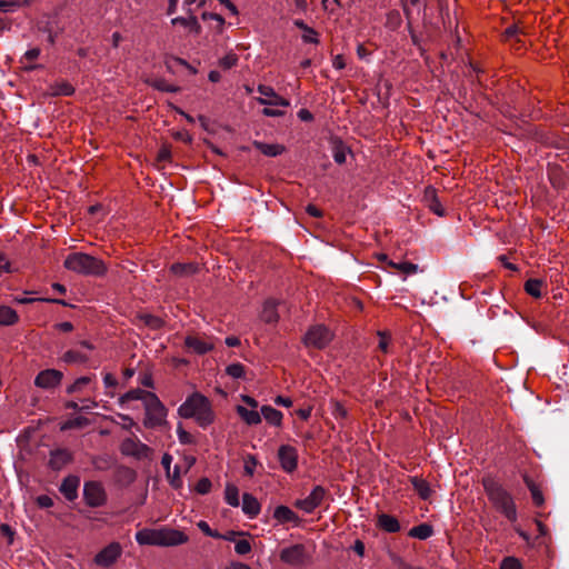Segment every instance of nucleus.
Returning a JSON list of instances; mask_svg holds the SVG:
<instances>
[{
    "mask_svg": "<svg viewBox=\"0 0 569 569\" xmlns=\"http://www.w3.org/2000/svg\"><path fill=\"white\" fill-rule=\"evenodd\" d=\"M199 271V264L194 262H176L171 264L170 272L178 277H189Z\"/></svg>",
    "mask_w": 569,
    "mask_h": 569,
    "instance_id": "nucleus-22",
    "label": "nucleus"
},
{
    "mask_svg": "<svg viewBox=\"0 0 569 569\" xmlns=\"http://www.w3.org/2000/svg\"><path fill=\"white\" fill-rule=\"evenodd\" d=\"M177 432L179 441L182 445H192L196 442L194 437L190 432L186 431L181 426L178 427Z\"/></svg>",
    "mask_w": 569,
    "mask_h": 569,
    "instance_id": "nucleus-51",
    "label": "nucleus"
},
{
    "mask_svg": "<svg viewBox=\"0 0 569 569\" xmlns=\"http://www.w3.org/2000/svg\"><path fill=\"white\" fill-rule=\"evenodd\" d=\"M542 286H543V281L542 280H540V279H529V280H527L525 282V291L529 296L538 299V298L541 297V288H542Z\"/></svg>",
    "mask_w": 569,
    "mask_h": 569,
    "instance_id": "nucleus-35",
    "label": "nucleus"
},
{
    "mask_svg": "<svg viewBox=\"0 0 569 569\" xmlns=\"http://www.w3.org/2000/svg\"><path fill=\"white\" fill-rule=\"evenodd\" d=\"M121 451L138 459L149 458L152 453V449L149 446L133 439H126L122 442Z\"/></svg>",
    "mask_w": 569,
    "mask_h": 569,
    "instance_id": "nucleus-14",
    "label": "nucleus"
},
{
    "mask_svg": "<svg viewBox=\"0 0 569 569\" xmlns=\"http://www.w3.org/2000/svg\"><path fill=\"white\" fill-rule=\"evenodd\" d=\"M500 569H522V565L518 558L506 557L501 561Z\"/></svg>",
    "mask_w": 569,
    "mask_h": 569,
    "instance_id": "nucleus-49",
    "label": "nucleus"
},
{
    "mask_svg": "<svg viewBox=\"0 0 569 569\" xmlns=\"http://www.w3.org/2000/svg\"><path fill=\"white\" fill-rule=\"evenodd\" d=\"M306 212L315 218H321L323 216V212L315 204H308L306 207Z\"/></svg>",
    "mask_w": 569,
    "mask_h": 569,
    "instance_id": "nucleus-64",
    "label": "nucleus"
},
{
    "mask_svg": "<svg viewBox=\"0 0 569 569\" xmlns=\"http://www.w3.org/2000/svg\"><path fill=\"white\" fill-rule=\"evenodd\" d=\"M423 202L437 216L443 217L446 214V210L438 198V192L432 186L426 187Z\"/></svg>",
    "mask_w": 569,
    "mask_h": 569,
    "instance_id": "nucleus-15",
    "label": "nucleus"
},
{
    "mask_svg": "<svg viewBox=\"0 0 569 569\" xmlns=\"http://www.w3.org/2000/svg\"><path fill=\"white\" fill-rule=\"evenodd\" d=\"M226 372L230 377L239 379L244 376V367L241 363H231L226 368Z\"/></svg>",
    "mask_w": 569,
    "mask_h": 569,
    "instance_id": "nucleus-48",
    "label": "nucleus"
},
{
    "mask_svg": "<svg viewBox=\"0 0 569 569\" xmlns=\"http://www.w3.org/2000/svg\"><path fill=\"white\" fill-rule=\"evenodd\" d=\"M333 332L325 325L310 326L302 337L306 348L322 350L333 340Z\"/></svg>",
    "mask_w": 569,
    "mask_h": 569,
    "instance_id": "nucleus-4",
    "label": "nucleus"
},
{
    "mask_svg": "<svg viewBox=\"0 0 569 569\" xmlns=\"http://www.w3.org/2000/svg\"><path fill=\"white\" fill-rule=\"evenodd\" d=\"M161 528L150 529L143 528L136 533V540L141 546L161 547Z\"/></svg>",
    "mask_w": 569,
    "mask_h": 569,
    "instance_id": "nucleus-16",
    "label": "nucleus"
},
{
    "mask_svg": "<svg viewBox=\"0 0 569 569\" xmlns=\"http://www.w3.org/2000/svg\"><path fill=\"white\" fill-rule=\"evenodd\" d=\"M122 553V547L119 542H111L94 556L97 566L109 568Z\"/></svg>",
    "mask_w": 569,
    "mask_h": 569,
    "instance_id": "nucleus-9",
    "label": "nucleus"
},
{
    "mask_svg": "<svg viewBox=\"0 0 569 569\" xmlns=\"http://www.w3.org/2000/svg\"><path fill=\"white\" fill-rule=\"evenodd\" d=\"M184 345L197 355H204L213 349V343L204 341L197 336H187Z\"/></svg>",
    "mask_w": 569,
    "mask_h": 569,
    "instance_id": "nucleus-19",
    "label": "nucleus"
},
{
    "mask_svg": "<svg viewBox=\"0 0 569 569\" xmlns=\"http://www.w3.org/2000/svg\"><path fill=\"white\" fill-rule=\"evenodd\" d=\"M211 489V481L208 478H201L196 485V491L200 495H206Z\"/></svg>",
    "mask_w": 569,
    "mask_h": 569,
    "instance_id": "nucleus-53",
    "label": "nucleus"
},
{
    "mask_svg": "<svg viewBox=\"0 0 569 569\" xmlns=\"http://www.w3.org/2000/svg\"><path fill=\"white\" fill-rule=\"evenodd\" d=\"M0 533L8 539V545H12L14 531L8 523L0 525Z\"/></svg>",
    "mask_w": 569,
    "mask_h": 569,
    "instance_id": "nucleus-56",
    "label": "nucleus"
},
{
    "mask_svg": "<svg viewBox=\"0 0 569 569\" xmlns=\"http://www.w3.org/2000/svg\"><path fill=\"white\" fill-rule=\"evenodd\" d=\"M83 499L89 507H101L107 501L103 486L98 481H87L83 487Z\"/></svg>",
    "mask_w": 569,
    "mask_h": 569,
    "instance_id": "nucleus-7",
    "label": "nucleus"
},
{
    "mask_svg": "<svg viewBox=\"0 0 569 569\" xmlns=\"http://www.w3.org/2000/svg\"><path fill=\"white\" fill-rule=\"evenodd\" d=\"M14 301L21 305L31 303L34 301H43L49 303H58L61 306H69L64 300L62 299H53V298H24V297H16Z\"/></svg>",
    "mask_w": 569,
    "mask_h": 569,
    "instance_id": "nucleus-43",
    "label": "nucleus"
},
{
    "mask_svg": "<svg viewBox=\"0 0 569 569\" xmlns=\"http://www.w3.org/2000/svg\"><path fill=\"white\" fill-rule=\"evenodd\" d=\"M170 159H171V151H170V149L168 148L167 144H162V147L160 148V150L158 151V153L156 156L153 164L158 169H163L164 164L167 162H169Z\"/></svg>",
    "mask_w": 569,
    "mask_h": 569,
    "instance_id": "nucleus-39",
    "label": "nucleus"
},
{
    "mask_svg": "<svg viewBox=\"0 0 569 569\" xmlns=\"http://www.w3.org/2000/svg\"><path fill=\"white\" fill-rule=\"evenodd\" d=\"M280 108L281 107H270V106H267L262 110V113L266 117H280V116H282L284 113V111L281 110Z\"/></svg>",
    "mask_w": 569,
    "mask_h": 569,
    "instance_id": "nucleus-58",
    "label": "nucleus"
},
{
    "mask_svg": "<svg viewBox=\"0 0 569 569\" xmlns=\"http://www.w3.org/2000/svg\"><path fill=\"white\" fill-rule=\"evenodd\" d=\"M73 93V87L68 82H60L52 87L53 96H70Z\"/></svg>",
    "mask_w": 569,
    "mask_h": 569,
    "instance_id": "nucleus-46",
    "label": "nucleus"
},
{
    "mask_svg": "<svg viewBox=\"0 0 569 569\" xmlns=\"http://www.w3.org/2000/svg\"><path fill=\"white\" fill-rule=\"evenodd\" d=\"M410 482H411L415 491L418 493V496L421 499L427 500L430 498L432 490H431L428 481H426L425 479L418 478V477H411Z\"/></svg>",
    "mask_w": 569,
    "mask_h": 569,
    "instance_id": "nucleus-26",
    "label": "nucleus"
},
{
    "mask_svg": "<svg viewBox=\"0 0 569 569\" xmlns=\"http://www.w3.org/2000/svg\"><path fill=\"white\" fill-rule=\"evenodd\" d=\"M261 415L266 421L272 426L280 427L282 423V412L271 406H262Z\"/></svg>",
    "mask_w": 569,
    "mask_h": 569,
    "instance_id": "nucleus-27",
    "label": "nucleus"
},
{
    "mask_svg": "<svg viewBox=\"0 0 569 569\" xmlns=\"http://www.w3.org/2000/svg\"><path fill=\"white\" fill-rule=\"evenodd\" d=\"M19 321V316L12 308L8 306H0V325L12 326Z\"/></svg>",
    "mask_w": 569,
    "mask_h": 569,
    "instance_id": "nucleus-32",
    "label": "nucleus"
},
{
    "mask_svg": "<svg viewBox=\"0 0 569 569\" xmlns=\"http://www.w3.org/2000/svg\"><path fill=\"white\" fill-rule=\"evenodd\" d=\"M72 461V453L68 449H56L51 451L49 467L52 470H61Z\"/></svg>",
    "mask_w": 569,
    "mask_h": 569,
    "instance_id": "nucleus-18",
    "label": "nucleus"
},
{
    "mask_svg": "<svg viewBox=\"0 0 569 569\" xmlns=\"http://www.w3.org/2000/svg\"><path fill=\"white\" fill-rule=\"evenodd\" d=\"M254 147L268 157H276L284 151L283 144H254Z\"/></svg>",
    "mask_w": 569,
    "mask_h": 569,
    "instance_id": "nucleus-41",
    "label": "nucleus"
},
{
    "mask_svg": "<svg viewBox=\"0 0 569 569\" xmlns=\"http://www.w3.org/2000/svg\"><path fill=\"white\" fill-rule=\"evenodd\" d=\"M63 373L57 369H46L40 371L36 379L34 385L41 389H54L60 386Z\"/></svg>",
    "mask_w": 569,
    "mask_h": 569,
    "instance_id": "nucleus-11",
    "label": "nucleus"
},
{
    "mask_svg": "<svg viewBox=\"0 0 569 569\" xmlns=\"http://www.w3.org/2000/svg\"><path fill=\"white\" fill-rule=\"evenodd\" d=\"M242 510L250 518H254L260 512V503L251 493H243L242 496Z\"/></svg>",
    "mask_w": 569,
    "mask_h": 569,
    "instance_id": "nucleus-23",
    "label": "nucleus"
},
{
    "mask_svg": "<svg viewBox=\"0 0 569 569\" xmlns=\"http://www.w3.org/2000/svg\"><path fill=\"white\" fill-rule=\"evenodd\" d=\"M433 535V527L429 523H420L418 526L412 527L408 536L411 538H417L420 540H426Z\"/></svg>",
    "mask_w": 569,
    "mask_h": 569,
    "instance_id": "nucleus-29",
    "label": "nucleus"
},
{
    "mask_svg": "<svg viewBox=\"0 0 569 569\" xmlns=\"http://www.w3.org/2000/svg\"><path fill=\"white\" fill-rule=\"evenodd\" d=\"M280 560L287 565L301 567L308 562L310 555L302 543H296L280 551Z\"/></svg>",
    "mask_w": 569,
    "mask_h": 569,
    "instance_id": "nucleus-6",
    "label": "nucleus"
},
{
    "mask_svg": "<svg viewBox=\"0 0 569 569\" xmlns=\"http://www.w3.org/2000/svg\"><path fill=\"white\" fill-rule=\"evenodd\" d=\"M238 62V57L233 52L227 53L223 58L220 59L219 64L224 69H230L236 66Z\"/></svg>",
    "mask_w": 569,
    "mask_h": 569,
    "instance_id": "nucleus-50",
    "label": "nucleus"
},
{
    "mask_svg": "<svg viewBox=\"0 0 569 569\" xmlns=\"http://www.w3.org/2000/svg\"><path fill=\"white\" fill-rule=\"evenodd\" d=\"M257 91L261 96L257 98L260 104L282 108H287L290 104L289 100L280 97L270 86L259 84Z\"/></svg>",
    "mask_w": 569,
    "mask_h": 569,
    "instance_id": "nucleus-10",
    "label": "nucleus"
},
{
    "mask_svg": "<svg viewBox=\"0 0 569 569\" xmlns=\"http://www.w3.org/2000/svg\"><path fill=\"white\" fill-rule=\"evenodd\" d=\"M171 23L172 24H181L183 27L190 28V30L193 31L194 33H199L200 29H201L196 16H193V14L189 16L188 18H183V17L173 18L171 20Z\"/></svg>",
    "mask_w": 569,
    "mask_h": 569,
    "instance_id": "nucleus-34",
    "label": "nucleus"
},
{
    "mask_svg": "<svg viewBox=\"0 0 569 569\" xmlns=\"http://www.w3.org/2000/svg\"><path fill=\"white\" fill-rule=\"evenodd\" d=\"M198 527L208 537H212V538H221L222 537L218 531L212 530L206 521H200L198 523Z\"/></svg>",
    "mask_w": 569,
    "mask_h": 569,
    "instance_id": "nucleus-57",
    "label": "nucleus"
},
{
    "mask_svg": "<svg viewBox=\"0 0 569 569\" xmlns=\"http://www.w3.org/2000/svg\"><path fill=\"white\" fill-rule=\"evenodd\" d=\"M39 56H40L39 48H32V49L28 50L21 59V63L23 64V68L27 70L34 69L36 66L33 64V61H36Z\"/></svg>",
    "mask_w": 569,
    "mask_h": 569,
    "instance_id": "nucleus-40",
    "label": "nucleus"
},
{
    "mask_svg": "<svg viewBox=\"0 0 569 569\" xmlns=\"http://www.w3.org/2000/svg\"><path fill=\"white\" fill-rule=\"evenodd\" d=\"M91 382L90 377H80L71 386L67 388L68 393H74L81 391L86 386Z\"/></svg>",
    "mask_w": 569,
    "mask_h": 569,
    "instance_id": "nucleus-45",
    "label": "nucleus"
},
{
    "mask_svg": "<svg viewBox=\"0 0 569 569\" xmlns=\"http://www.w3.org/2000/svg\"><path fill=\"white\" fill-rule=\"evenodd\" d=\"M119 473L123 478L128 479L130 482L133 481L134 477H136V472L131 468H128V467H120Z\"/></svg>",
    "mask_w": 569,
    "mask_h": 569,
    "instance_id": "nucleus-62",
    "label": "nucleus"
},
{
    "mask_svg": "<svg viewBox=\"0 0 569 569\" xmlns=\"http://www.w3.org/2000/svg\"><path fill=\"white\" fill-rule=\"evenodd\" d=\"M224 499L227 503H229L232 507L239 506V489L236 485L227 483L224 490Z\"/></svg>",
    "mask_w": 569,
    "mask_h": 569,
    "instance_id": "nucleus-37",
    "label": "nucleus"
},
{
    "mask_svg": "<svg viewBox=\"0 0 569 569\" xmlns=\"http://www.w3.org/2000/svg\"><path fill=\"white\" fill-rule=\"evenodd\" d=\"M523 481L531 493L533 505L541 507L545 503V498L540 487L527 475H523Z\"/></svg>",
    "mask_w": 569,
    "mask_h": 569,
    "instance_id": "nucleus-25",
    "label": "nucleus"
},
{
    "mask_svg": "<svg viewBox=\"0 0 569 569\" xmlns=\"http://www.w3.org/2000/svg\"><path fill=\"white\" fill-rule=\"evenodd\" d=\"M273 518L280 523H300L299 516L287 506H278L273 511Z\"/></svg>",
    "mask_w": 569,
    "mask_h": 569,
    "instance_id": "nucleus-20",
    "label": "nucleus"
},
{
    "mask_svg": "<svg viewBox=\"0 0 569 569\" xmlns=\"http://www.w3.org/2000/svg\"><path fill=\"white\" fill-rule=\"evenodd\" d=\"M178 413L184 419H194L202 428L213 423L216 418L210 400L200 392L189 396L179 407Z\"/></svg>",
    "mask_w": 569,
    "mask_h": 569,
    "instance_id": "nucleus-2",
    "label": "nucleus"
},
{
    "mask_svg": "<svg viewBox=\"0 0 569 569\" xmlns=\"http://www.w3.org/2000/svg\"><path fill=\"white\" fill-rule=\"evenodd\" d=\"M519 33H522V30L517 24H513L506 29L505 38L511 39V38L518 36Z\"/></svg>",
    "mask_w": 569,
    "mask_h": 569,
    "instance_id": "nucleus-63",
    "label": "nucleus"
},
{
    "mask_svg": "<svg viewBox=\"0 0 569 569\" xmlns=\"http://www.w3.org/2000/svg\"><path fill=\"white\" fill-rule=\"evenodd\" d=\"M332 152L335 161L338 164H342L346 162L347 154L353 157L351 149L347 144H335Z\"/></svg>",
    "mask_w": 569,
    "mask_h": 569,
    "instance_id": "nucleus-38",
    "label": "nucleus"
},
{
    "mask_svg": "<svg viewBox=\"0 0 569 569\" xmlns=\"http://www.w3.org/2000/svg\"><path fill=\"white\" fill-rule=\"evenodd\" d=\"M549 180L553 188L560 190L566 187V178L561 168L553 166L549 168Z\"/></svg>",
    "mask_w": 569,
    "mask_h": 569,
    "instance_id": "nucleus-30",
    "label": "nucleus"
},
{
    "mask_svg": "<svg viewBox=\"0 0 569 569\" xmlns=\"http://www.w3.org/2000/svg\"><path fill=\"white\" fill-rule=\"evenodd\" d=\"M278 458L281 468L287 472H292L298 466V452L297 449L289 445H282L278 450Z\"/></svg>",
    "mask_w": 569,
    "mask_h": 569,
    "instance_id": "nucleus-12",
    "label": "nucleus"
},
{
    "mask_svg": "<svg viewBox=\"0 0 569 569\" xmlns=\"http://www.w3.org/2000/svg\"><path fill=\"white\" fill-rule=\"evenodd\" d=\"M88 425H89V419L87 417L79 416V417H76L73 419H70V420L66 421L61 426V430H69V429H74V428H83V427H86Z\"/></svg>",
    "mask_w": 569,
    "mask_h": 569,
    "instance_id": "nucleus-44",
    "label": "nucleus"
},
{
    "mask_svg": "<svg viewBox=\"0 0 569 569\" xmlns=\"http://www.w3.org/2000/svg\"><path fill=\"white\" fill-rule=\"evenodd\" d=\"M153 392L137 388L132 389L128 392H126L123 396H121L120 401L121 402H128L132 400H142L143 405L147 400H149V396H153Z\"/></svg>",
    "mask_w": 569,
    "mask_h": 569,
    "instance_id": "nucleus-31",
    "label": "nucleus"
},
{
    "mask_svg": "<svg viewBox=\"0 0 569 569\" xmlns=\"http://www.w3.org/2000/svg\"><path fill=\"white\" fill-rule=\"evenodd\" d=\"M20 4V0H0V11L8 12L12 8L18 7Z\"/></svg>",
    "mask_w": 569,
    "mask_h": 569,
    "instance_id": "nucleus-59",
    "label": "nucleus"
},
{
    "mask_svg": "<svg viewBox=\"0 0 569 569\" xmlns=\"http://www.w3.org/2000/svg\"><path fill=\"white\" fill-rule=\"evenodd\" d=\"M378 335L380 336L379 349L386 353L388 351L390 336L387 335L386 332H378Z\"/></svg>",
    "mask_w": 569,
    "mask_h": 569,
    "instance_id": "nucleus-61",
    "label": "nucleus"
},
{
    "mask_svg": "<svg viewBox=\"0 0 569 569\" xmlns=\"http://www.w3.org/2000/svg\"><path fill=\"white\" fill-rule=\"evenodd\" d=\"M79 485L80 478L78 476L70 475L62 480L59 489L67 500L73 501L78 497Z\"/></svg>",
    "mask_w": 569,
    "mask_h": 569,
    "instance_id": "nucleus-17",
    "label": "nucleus"
},
{
    "mask_svg": "<svg viewBox=\"0 0 569 569\" xmlns=\"http://www.w3.org/2000/svg\"><path fill=\"white\" fill-rule=\"evenodd\" d=\"M388 266L400 271L401 273H405V274H412V273H416L417 270H418V266L412 263V262H408V261H405V262H393L392 260L388 261Z\"/></svg>",
    "mask_w": 569,
    "mask_h": 569,
    "instance_id": "nucleus-42",
    "label": "nucleus"
},
{
    "mask_svg": "<svg viewBox=\"0 0 569 569\" xmlns=\"http://www.w3.org/2000/svg\"><path fill=\"white\" fill-rule=\"evenodd\" d=\"M326 495L327 490L322 486H316L307 498L297 500L295 507L307 513H311L316 508L321 506Z\"/></svg>",
    "mask_w": 569,
    "mask_h": 569,
    "instance_id": "nucleus-8",
    "label": "nucleus"
},
{
    "mask_svg": "<svg viewBox=\"0 0 569 569\" xmlns=\"http://www.w3.org/2000/svg\"><path fill=\"white\" fill-rule=\"evenodd\" d=\"M485 492L495 509L502 513L508 520H517V508L512 496L493 477L482 478Z\"/></svg>",
    "mask_w": 569,
    "mask_h": 569,
    "instance_id": "nucleus-1",
    "label": "nucleus"
},
{
    "mask_svg": "<svg viewBox=\"0 0 569 569\" xmlns=\"http://www.w3.org/2000/svg\"><path fill=\"white\" fill-rule=\"evenodd\" d=\"M377 526L381 530L389 533H396L401 529L399 520L396 517L387 513H381L378 516Z\"/></svg>",
    "mask_w": 569,
    "mask_h": 569,
    "instance_id": "nucleus-21",
    "label": "nucleus"
},
{
    "mask_svg": "<svg viewBox=\"0 0 569 569\" xmlns=\"http://www.w3.org/2000/svg\"><path fill=\"white\" fill-rule=\"evenodd\" d=\"M234 550L238 555H247L251 551V543L246 539L238 540Z\"/></svg>",
    "mask_w": 569,
    "mask_h": 569,
    "instance_id": "nucleus-54",
    "label": "nucleus"
},
{
    "mask_svg": "<svg viewBox=\"0 0 569 569\" xmlns=\"http://www.w3.org/2000/svg\"><path fill=\"white\" fill-rule=\"evenodd\" d=\"M63 266L66 269L83 276L103 277L108 271L103 260L84 252L70 253Z\"/></svg>",
    "mask_w": 569,
    "mask_h": 569,
    "instance_id": "nucleus-3",
    "label": "nucleus"
},
{
    "mask_svg": "<svg viewBox=\"0 0 569 569\" xmlns=\"http://www.w3.org/2000/svg\"><path fill=\"white\" fill-rule=\"evenodd\" d=\"M62 360L66 363H86L89 357L77 350H68L63 353Z\"/></svg>",
    "mask_w": 569,
    "mask_h": 569,
    "instance_id": "nucleus-36",
    "label": "nucleus"
},
{
    "mask_svg": "<svg viewBox=\"0 0 569 569\" xmlns=\"http://www.w3.org/2000/svg\"><path fill=\"white\" fill-rule=\"evenodd\" d=\"M302 40L307 43H318V33L312 28H306L302 33Z\"/></svg>",
    "mask_w": 569,
    "mask_h": 569,
    "instance_id": "nucleus-55",
    "label": "nucleus"
},
{
    "mask_svg": "<svg viewBox=\"0 0 569 569\" xmlns=\"http://www.w3.org/2000/svg\"><path fill=\"white\" fill-rule=\"evenodd\" d=\"M37 505L40 508H50L53 506V500L51 497H49L47 495H41V496L37 497Z\"/></svg>",
    "mask_w": 569,
    "mask_h": 569,
    "instance_id": "nucleus-60",
    "label": "nucleus"
},
{
    "mask_svg": "<svg viewBox=\"0 0 569 569\" xmlns=\"http://www.w3.org/2000/svg\"><path fill=\"white\" fill-rule=\"evenodd\" d=\"M257 459L254 456L249 455L244 460V473L249 477H252L254 473V469L257 467Z\"/></svg>",
    "mask_w": 569,
    "mask_h": 569,
    "instance_id": "nucleus-52",
    "label": "nucleus"
},
{
    "mask_svg": "<svg viewBox=\"0 0 569 569\" xmlns=\"http://www.w3.org/2000/svg\"><path fill=\"white\" fill-rule=\"evenodd\" d=\"M236 411L239 417L249 426L259 425L261 422V413H259L257 410H251L243 406H237Z\"/></svg>",
    "mask_w": 569,
    "mask_h": 569,
    "instance_id": "nucleus-24",
    "label": "nucleus"
},
{
    "mask_svg": "<svg viewBox=\"0 0 569 569\" xmlns=\"http://www.w3.org/2000/svg\"><path fill=\"white\" fill-rule=\"evenodd\" d=\"M144 427L157 428L166 423L167 409L156 393L153 396H149V400L144 403Z\"/></svg>",
    "mask_w": 569,
    "mask_h": 569,
    "instance_id": "nucleus-5",
    "label": "nucleus"
},
{
    "mask_svg": "<svg viewBox=\"0 0 569 569\" xmlns=\"http://www.w3.org/2000/svg\"><path fill=\"white\" fill-rule=\"evenodd\" d=\"M137 318L152 330H159L164 326V321L160 317L150 313H139Z\"/></svg>",
    "mask_w": 569,
    "mask_h": 569,
    "instance_id": "nucleus-33",
    "label": "nucleus"
},
{
    "mask_svg": "<svg viewBox=\"0 0 569 569\" xmlns=\"http://www.w3.org/2000/svg\"><path fill=\"white\" fill-rule=\"evenodd\" d=\"M332 415L336 419H345L348 416V411L345 406L337 400H331Z\"/></svg>",
    "mask_w": 569,
    "mask_h": 569,
    "instance_id": "nucleus-47",
    "label": "nucleus"
},
{
    "mask_svg": "<svg viewBox=\"0 0 569 569\" xmlns=\"http://www.w3.org/2000/svg\"><path fill=\"white\" fill-rule=\"evenodd\" d=\"M261 319L266 323L277 322L279 319V315L277 312V303L273 300H267L263 305V309L261 312Z\"/></svg>",
    "mask_w": 569,
    "mask_h": 569,
    "instance_id": "nucleus-28",
    "label": "nucleus"
},
{
    "mask_svg": "<svg viewBox=\"0 0 569 569\" xmlns=\"http://www.w3.org/2000/svg\"><path fill=\"white\" fill-rule=\"evenodd\" d=\"M161 547H174L187 543L189 537L181 530L162 527L161 528Z\"/></svg>",
    "mask_w": 569,
    "mask_h": 569,
    "instance_id": "nucleus-13",
    "label": "nucleus"
}]
</instances>
